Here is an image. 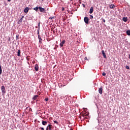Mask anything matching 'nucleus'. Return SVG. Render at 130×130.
<instances>
[{
  "mask_svg": "<svg viewBox=\"0 0 130 130\" xmlns=\"http://www.w3.org/2000/svg\"><path fill=\"white\" fill-rule=\"evenodd\" d=\"M53 128L52 125L49 124L46 127V130H53Z\"/></svg>",
  "mask_w": 130,
  "mask_h": 130,
  "instance_id": "obj_1",
  "label": "nucleus"
},
{
  "mask_svg": "<svg viewBox=\"0 0 130 130\" xmlns=\"http://www.w3.org/2000/svg\"><path fill=\"white\" fill-rule=\"evenodd\" d=\"M89 17H85L84 18V21L85 22V23L86 24H89Z\"/></svg>",
  "mask_w": 130,
  "mask_h": 130,
  "instance_id": "obj_2",
  "label": "nucleus"
},
{
  "mask_svg": "<svg viewBox=\"0 0 130 130\" xmlns=\"http://www.w3.org/2000/svg\"><path fill=\"white\" fill-rule=\"evenodd\" d=\"M1 90L3 94H6V88L5 87V86H2L1 87Z\"/></svg>",
  "mask_w": 130,
  "mask_h": 130,
  "instance_id": "obj_3",
  "label": "nucleus"
},
{
  "mask_svg": "<svg viewBox=\"0 0 130 130\" xmlns=\"http://www.w3.org/2000/svg\"><path fill=\"white\" fill-rule=\"evenodd\" d=\"M35 70L36 71V72H38L39 71V67L38 66V64H36L35 66Z\"/></svg>",
  "mask_w": 130,
  "mask_h": 130,
  "instance_id": "obj_4",
  "label": "nucleus"
},
{
  "mask_svg": "<svg viewBox=\"0 0 130 130\" xmlns=\"http://www.w3.org/2000/svg\"><path fill=\"white\" fill-rule=\"evenodd\" d=\"M39 10H40V12H44V11H45V9L42 8L41 7H39Z\"/></svg>",
  "mask_w": 130,
  "mask_h": 130,
  "instance_id": "obj_5",
  "label": "nucleus"
},
{
  "mask_svg": "<svg viewBox=\"0 0 130 130\" xmlns=\"http://www.w3.org/2000/svg\"><path fill=\"white\" fill-rule=\"evenodd\" d=\"M66 43V40H63L60 43V47H62L63 46V44Z\"/></svg>",
  "mask_w": 130,
  "mask_h": 130,
  "instance_id": "obj_6",
  "label": "nucleus"
},
{
  "mask_svg": "<svg viewBox=\"0 0 130 130\" xmlns=\"http://www.w3.org/2000/svg\"><path fill=\"white\" fill-rule=\"evenodd\" d=\"M93 12H94V8H93V7H91L89 10V14H92Z\"/></svg>",
  "mask_w": 130,
  "mask_h": 130,
  "instance_id": "obj_7",
  "label": "nucleus"
},
{
  "mask_svg": "<svg viewBox=\"0 0 130 130\" xmlns=\"http://www.w3.org/2000/svg\"><path fill=\"white\" fill-rule=\"evenodd\" d=\"M103 91V89H102V87H100L99 89V92L101 94V95H102V92Z\"/></svg>",
  "mask_w": 130,
  "mask_h": 130,
  "instance_id": "obj_8",
  "label": "nucleus"
},
{
  "mask_svg": "<svg viewBox=\"0 0 130 130\" xmlns=\"http://www.w3.org/2000/svg\"><path fill=\"white\" fill-rule=\"evenodd\" d=\"M24 13H28V12H29V8L28 7L25 8L24 10Z\"/></svg>",
  "mask_w": 130,
  "mask_h": 130,
  "instance_id": "obj_9",
  "label": "nucleus"
},
{
  "mask_svg": "<svg viewBox=\"0 0 130 130\" xmlns=\"http://www.w3.org/2000/svg\"><path fill=\"white\" fill-rule=\"evenodd\" d=\"M38 39H39L40 43H42V42H41V41H42V39L41 37H40V35H38Z\"/></svg>",
  "mask_w": 130,
  "mask_h": 130,
  "instance_id": "obj_10",
  "label": "nucleus"
},
{
  "mask_svg": "<svg viewBox=\"0 0 130 130\" xmlns=\"http://www.w3.org/2000/svg\"><path fill=\"white\" fill-rule=\"evenodd\" d=\"M102 52L104 58H106V54H105V52H104V50H102Z\"/></svg>",
  "mask_w": 130,
  "mask_h": 130,
  "instance_id": "obj_11",
  "label": "nucleus"
},
{
  "mask_svg": "<svg viewBox=\"0 0 130 130\" xmlns=\"http://www.w3.org/2000/svg\"><path fill=\"white\" fill-rule=\"evenodd\" d=\"M17 56H21V50L19 49L17 51Z\"/></svg>",
  "mask_w": 130,
  "mask_h": 130,
  "instance_id": "obj_12",
  "label": "nucleus"
},
{
  "mask_svg": "<svg viewBox=\"0 0 130 130\" xmlns=\"http://www.w3.org/2000/svg\"><path fill=\"white\" fill-rule=\"evenodd\" d=\"M23 18H24V16H22V17L20 18V19L18 21V24H20V23H22Z\"/></svg>",
  "mask_w": 130,
  "mask_h": 130,
  "instance_id": "obj_13",
  "label": "nucleus"
},
{
  "mask_svg": "<svg viewBox=\"0 0 130 130\" xmlns=\"http://www.w3.org/2000/svg\"><path fill=\"white\" fill-rule=\"evenodd\" d=\"M42 123L43 125H46V124H47V121H42Z\"/></svg>",
  "mask_w": 130,
  "mask_h": 130,
  "instance_id": "obj_14",
  "label": "nucleus"
},
{
  "mask_svg": "<svg viewBox=\"0 0 130 130\" xmlns=\"http://www.w3.org/2000/svg\"><path fill=\"white\" fill-rule=\"evenodd\" d=\"M82 116H83L85 117V116H87V115H89V114H87V113H83L82 114H81Z\"/></svg>",
  "mask_w": 130,
  "mask_h": 130,
  "instance_id": "obj_15",
  "label": "nucleus"
},
{
  "mask_svg": "<svg viewBox=\"0 0 130 130\" xmlns=\"http://www.w3.org/2000/svg\"><path fill=\"white\" fill-rule=\"evenodd\" d=\"M37 98H38V95H36L34 96L32 99H33V100H36V99H37Z\"/></svg>",
  "mask_w": 130,
  "mask_h": 130,
  "instance_id": "obj_16",
  "label": "nucleus"
},
{
  "mask_svg": "<svg viewBox=\"0 0 130 130\" xmlns=\"http://www.w3.org/2000/svg\"><path fill=\"white\" fill-rule=\"evenodd\" d=\"M123 21L124 22H127V17H123Z\"/></svg>",
  "mask_w": 130,
  "mask_h": 130,
  "instance_id": "obj_17",
  "label": "nucleus"
},
{
  "mask_svg": "<svg viewBox=\"0 0 130 130\" xmlns=\"http://www.w3.org/2000/svg\"><path fill=\"white\" fill-rule=\"evenodd\" d=\"M126 34L128 36H130V30H128L126 31Z\"/></svg>",
  "mask_w": 130,
  "mask_h": 130,
  "instance_id": "obj_18",
  "label": "nucleus"
},
{
  "mask_svg": "<svg viewBox=\"0 0 130 130\" xmlns=\"http://www.w3.org/2000/svg\"><path fill=\"white\" fill-rule=\"evenodd\" d=\"M115 7V6H114V5L113 4L111 5L110 7V9H114Z\"/></svg>",
  "mask_w": 130,
  "mask_h": 130,
  "instance_id": "obj_19",
  "label": "nucleus"
},
{
  "mask_svg": "<svg viewBox=\"0 0 130 130\" xmlns=\"http://www.w3.org/2000/svg\"><path fill=\"white\" fill-rule=\"evenodd\" d=\"M39 9V7H35V8H34V10H35V11H36L37 12V11H38V9Z\"/></svg>",
  "mask_w": 130,
  "mask_h": 130,
  "instance_id": "obj_20",
  "label": "nucleus"
},
{
  "mask_svg": "<svg viewBox=\"0 0 130 130\" xmlns=\"http://www.w3.org/2000/svg\"><path fill=\"white\" fill-rule=\"evenodd\" d=\"M19 37H20V35H17L16 36V40H18V39H19Z\"/></svg>",
  "mask_w": 130,
  "mask_h": 130,
  "instance_id": "obj_21",
  "label": "nucleus"
},
{
  "mask_svg": "<svg viewBox=\"0 0 130 130\" xmlns=\"http://www.w3.org/2000/svg\"><path fill=\"white\" fill-rule=\"evenodd\" d=\"M50 20H53L54 19V16H51L49 17Z\"/></svg>",
  "mask_w": 130,
  "mask_h": 130,
  "instance_id": "obj_22",
  "label": "nucleus"
},
{
  "mask_svg": "<svg viewBox=\"0 0 130 130\" xmlns=\"http://www.w3.org/2000/svg\"><path fill=\"white\" fill-rule=\"evenodd\" d=\"M54 123H56V124H58V122L56 120L54 121Z\"/></svg>",
  "mask_w": 130,
  "mask_h": 130,
  "instance_id": "obj_23",
  "label": "nucleus"
},
{
  "mask_svg": "<svg viewBox=\"0 0 130 130\" xmlns=\"http://www.w3.org/2000/svg\"><path fill=\"white\" fill-rule=\"evenodd\" d=\"M126 69L127 70H129V67L126 66Z\"/></svg>",
  "mask_w": 130,
  "mask_h": 130,
  "instance_id": "obj_24",
  "label": "nucleus"
},
{
  "mask_svg": "<svg viewBox=\"0 0 130 130\" xmlns=\"http://www.w3.org/2000/svg\"><path fill=\"white\" fill-rule=\"evenodd\" d=\"M103 76H106V73H105V72H103L102 74Z\"/></svg>",
  "mask_w": 130,
  "mask_h": 130,
  "instance_id": "obj_25",
  "label": "nucleus"
},
{
  "mask_svg": "<svg viewBox=\"0 0 130 130\" xmlns=\"http://www.w3.org/2000/svg\"><path fill=\"white\" fill-rule=\"evenodd\" d=\"M90 19H93V16L90 15Z\"/></svg>",
  "mask_w": 130,
  "mask_h": 130,
  "instance_id": "obj_26",
  "label": "nucleus"
},
{
  "mask_svg": "<svg viewBox=\"0 0 130 130\" xmlns=\"http://www.w3.org/2000/svg\"><path fill=\"white\" fill-rule=\"evenodd\" d=\"M8 40V41H11V38H9Z\"/></svg>",
  "mask_w": 130,
  "mask_h": 130,
  "instance_id": "obj_27",
  "label": "nucleus"
},
{
  "mask_svg": "<svg viewBox=\"0 0 130 130\" xmlns=\"http://www.w3.org/2000/svg\"><path fill=\"white\" fill-rule=\"evenodd\" d=\"M45 101H48V98H46L45 99Z\"/></svg>",
  "mask_w": 130,
  "mask_h": 130,
  "instance_id": "obj_28",
  "label": "nucleus"
},
{
  "mask_svg": "<svg viewBox=\"0 0 130 130\" xmlns=\"http://www.w3.org/2000/svg\"><path fill=\"white\" fill-rule=\"evenodd\" d=\"M82 6H83V8H85L86 7V5H85L84 4H83Z\"/></svg>",
  "mask_w": 130,
  "mask_h": 130,
  "instance_id": "obj_29",
  "label": "nucleus"
},
{
  "mask_svg": "<svg viewBox=\"0 0 130 130\" xmlns=\"http://www.w3.org/2000/svg\"><path fill=\"white\" fill-rule=\"evenodd\" d=\"M41 130H44V128H43V127H41Z\"/></svg>",
  "mask_w": 130,
  "mask_h": 130,
  "instance_id": "obj_30",
  "label": "nucleus"
},
{
  "mask_svg": "<svg viewBox=\"0 0 130 130\" xmlns=\"http://www.w3.org/2000/svg\"><path fill=\"white\" fill-rule=\"evenodd\" d=\"M103 21L104 23H105V22H106L105 19H103Z\"/></svg>",
  "mask_w": 130,
  "mask_h": 130,
  "instance_id": "obj_31",
  "label": "nucleus"
},
{
  "mask_svg": "<svg viewBox=\"0 0 130 130\" xmlns=\"http://www.w3.org/2000/svg\"><path fill=\"white\" fill-rule=\"evenodd\" d=\"M38 34L39 35V30H38Z\"/></svg>",
  "mask_w": 130,
  "mask_h": 130,
  "instance_id": "obj_32",
  "label": "nucleus"
},
{
  "mask_svg": "<svg viewBox=\"0 0 130 130\" xmlns=\"http://www.w3.org/2000/svg\"><path fill=\"white\" fill-rule=\"evenodd\" d=\"M63 10H64V8H62V11H63Z\"/></svg>",
  "mask_w": 130,
  "mask_h": 130,
  "instance_id": "obj_33",
  "label": "nucleus"
},
{
  "mask_svg": "<svg viewBox=\"0 0 130 130\" xmlns=\"http://www.w3.org/2000/svg\"><path fill=\"white\" fill-rule=\"evenodd\" d=\"M84 59H85V60L87 59V57H85Z\"/></svg>",
  "mask_w": 130,
  "mask_h": 130,
  "instance_id": "obj_34",
  "label": "nucleus"
},
{
  "mask_svg": "<svg viewBox=\"0 0 130 130\" xmlns=\"http://www.w3.org/2000/svg\"><path fill=\"white\" fill-rule=\"evenodd\" d=\"M8 2H11V0H8Z\"/></svg>",
  "mask_w": 130,
  "mask_h": 130,
  "instance_id": "obj_35",
  "label": "nucleus"
},
{
  "mask_svg": "<svg viewBox=\"0 0 130 130\" xmlns=\"http://www.w3.org/2000/svg\"><path fill=\"white\" fill-rule=\"evenodd\" d=\"M42 1H44V0H42Z\"/></svg>",
  "mask_w": 130,
  "mask_h": 130,
  "instance_id": "obj_36",
  "label": "nucleus"
}]
</instances>
